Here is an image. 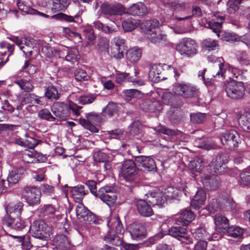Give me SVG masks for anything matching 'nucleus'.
I'll use <instances>...</instances> for the list:
<instances>
[{
    "instance_id": "ea45409f",
    "label": "nucleus",
    "mask_w": 250,
    "mask_h": 250,
    "mask_svg": "<svg viewBox=\"0 0 250 250\" xmlns=\"http://www.w3.org/2000/svg\"><path fill=\"white\" fill-rule=\"evenodd\" d=\"M23 207V204L21 202H18L14 205L9 204L5 207V209L7 214V215H9V213H13L14 215L19 217L21 215Z\"/></svg>"
},
{
    "instance_id": "052dcab7",
    "label": "nucleus",
    "mask_w": 250,
    "mask_h": 250,
    "mask_svg": "<svg viewBox=\"0 0 250 250\" xmlns=\"http://www.w3.org/2000/svg\"><path fill=\"white\" fill-rule=\"evenodd\" d=\"M77 15H76L74 17L62 13H59L58 14L53 15L51 18L61 21H65L67 22H74V17H77Z\"/></svg>"
},
{
    "instance_id": "f8f14e48",
    "label": "nucleus",
    "mask_w": 250,
    "mask_h": 250,
    "mask_svg": "<svg viewBox=\"0 0 250 250\" xmlns=\"http://www.w3.org/2000/svg\"><path fill=\"white\" fill-rule=\"evenodd\" d=\"M225 91L229 97L236 100L243 97L245 88L243 83L232 81L227 83Z\"/></svg>"
},
{
    "instance_id": "774afa93",
    "label": "nucleus",
    "mask_w": 250,
    "mask_h": 250,
    "mask_svg": "<svg viewBox=\"0 0 250 250\" xmlns=\"http://www.w3.org/2000/svg\"><path fill=\"white\" fill-rule=\"evenodd\" d=\"M123 133L121 129H115L106 131V135L109 139H118Z\"/></svg>"
},
{
    "instance_id": "f03ea898",
    "label": "nucleus",
    "mask_w": 250,
    "mask_h": 250,
    "mask_svg": "<svg viewBox=\"0 0 250 250\" xmlns=\"http://www.w3.org/2000/svg\"><path fill=\"white\" fill-rule=\"evenodd\" d=\"M165 9H169L172 11L171 14L166 16L165 21L171 22L172 21L188 20L189 16H186L188 5L181 0H166L164 1Z\"/></svg>"
},
{
    "instance_id": "e2e57ef3",
    "label": "nucleus",
    "mask_w": 250,
    "mask_h": 250,
    "mask_svg": "<svg viewBox=\"0 0 250 250\" xmlns=\"http://www.w3.org/2000/svg\"><path fill=\"white\" fill-rule=\"evenodd\" d=\"M206 116L205 114L200 112L192 113L190 115L191 121L196 124H199L204 121L206 119Z\"/></svg>"
},
{
    "instance_id": "7ed1b4c3",
    "label": "nucleus",
    "mask_w": 250,
    "mask_h": 250,
    "mask_svg": "<svg viewBox=\"0 0 250 250\" xmlns=\"http://www.w3.org/2000/svg\"><path fill=\"white\" fill-rule=\"evenodd\" d=\"M107 226L110 230L105 236L104 240L116 246H120L122 243V235L124 229L119 217L108 221Z\"/></svg>"
},
{
    "instance_id": "680f3d73",
    "label": "nucleus",
    "mask_w": 250,
    "mask_h": 250,
    "mask_svg": "<svg viewBox=\"0 0 250 250\" xmlns=\"http://www.w3.org/2000/svg\"><path fill=\"white\" fill-rule=\"evenodd\" d=\"M123 93L126 100H129L132 98H138L140 95V91L135 89H125Z\"/></svg>"
},
{
    "instance_id": "0eeeda50",
    "label": "nucleus",
    "mask_w": 250,
    "mask_h": 250,
    "mask_svg": "<svg viewBox=\"0 0 250 250\" xmlns=\"http://www.w3.org/2000/svg\"><path fill=\"white\" fill-rule=\"evenodd\" d=\"M198 45L194 40L189 38H184L176 44V50L182 56L190 58L197 53Z\"/></svg>"
},
{
    "instance_id": "f3484780",
    "label": "nucleus",
    "mask_w": 250,
    "mask_h": 250,
    "mask_svg": "<svg viewBox=\"0 0 250 250\" xmlns=\"http://www.w3.org/2000/svg\"><path fill=\"white\" fill-rule=\"evenodd\" d=\"M140 106L144 111L154 113L156 115H158L163 109L162 103L153 97H149L142 101Z\"/></svg>"
},
{
    "instance_id": "3c124183",
    "label": "nucleus",
    "mask_w": 250,
    "mask_h": 250,
    "mask_svg": "<svg viewBox=\"0 0 250 250\" xmlns=\"http://www.w3.org/2000/svg\"><path fill=\"white\" fill-rule=\"evenodd\" d=\"M118 109L117 104L113 102H109L103 110V114L104 117H111L117 114Z\"/></svg>"
},
{
    "instance_id": "de8ad7c7",
    "label": "nucleus",
    "mask_w": 250,
    "mask_h": 250,
    "mask_svg": "<svg viewBox=\"0 0 250 250\" xmlns=\"http://www.w3.org/2000/svg\"><path fill=\"white\" fill-rule=\"evenodd\" d=\"M44 95L49 100H57L59 99L60 93L55 86L51 85L45 88Z\"/></svg>"
},
{
    "instance_id": "473e14b6",
    "label": "nucleus",
    "mask_w": 250,
    "mask_h": 250,
    "mask_svg": "<svg viewBox=\"0 0 250 250\" xmlns=\"http://www.w3.org/2000/svg\"><path fill=\"white\" fill-rule=\"evenodd\" d=\"M53 243L58 250H67L70 248V243L65 234L57 235Z\"/></svg>"
},
{
    "instance_id": "09e8293b",
    "label": "nucleus",
    "mask_w": 250,
    "mask_h": 250,
    "mask_svg": "<svg viewBox=\"0 0 250 250\" xmlns=\"http://www.w3.org/2000/svg\"><path fill=\"white\" fill-rule=\"evenodd\" d=\"M14 83L18 85L21 90L25 92H30L34 88V86L29 78L17 79L14 81Z\"/></svg>"
},
{
    "instance_id": "864d4df0",
    "label": "nucleus",
    "mask_w": 250,
    "mask_h": 250,
    "mask_svg": "<svg viewBox=\"0 0 250 250\" xmlns=\"http://www.w3.org/2000/svg\"><path fill=\"white\" fill-rule=\"evenodd\" d=\"M222 211H234L236 208V203L230 197L224 199L222 202Z\"/></svg>"
},
{
    "instance_id": "bf43d9fd",
    "label": "nucleus",
    "mask_w": 250,
    "mask_h": 250,
    "mask_svg": "<svg viewBox=\"0 0 250 250\" xmlns=\"http://www.w3.org/2000/svg\"><path fill=\"white\" fill-rule=\"evenodd\" d=\"M38 115L40 119L50 122L54 121L55 120V117L52 116L50 111L46 108L40 110L38 112Z\"/></svg>"
},
{
    "instance_id": "79ce46f5",
    "label": "nucleus",
    "mask_w": 250,
    "mask_h": 250,
    "mask_svg": "<svg viewBox=\"0 0 250 250\" xmlns=\"http://www.w3.org/2000/svg\"><path fill=\"white\" fill-rule=\"evenodd\" d=\"M193 236L199 241H206L208 237V233L207 232L204 226L200 225L195 229H191Z\"/></svg>"
},
{
    "instance_id": "412c9836",
    "label": "nucleus",
    "mask_w": 250,
    "mask_h": 250,
    "mask_svg": "<svg viewBox=\"0 0 250 250\" xmlns=\"http://www.w3.org/2000/svg\"><path fill=\"white\" fill-rule=\"evenodd\" d=\"M96 197L99 198L104 203L110 206L115 202L117 196L112 191V188L111 187L104 186L99 188V193Z\"/></svg>"
},
{
    "instance_id": "37998d69",
    "label": "nucleus",
    "mask_w": 250,
    "mask_h": 250,
    "mask_svg": "<svg viewBox=\"0 0 250 250\" xmlns=\"http://www.w3.org/2000/svg\"><path fill=\"white\" fill-rule=\"evenodd\" d=\"M227 162V160L224 156L218 154L211 162V166L213 167L214 171L216 173H221L223 172V170H222V167Z\"/></svg>"
},
{
    "instance_id": "c756f323",
    "label": "nucleus",
    "mask_w": 250,
    "mask_h": 250,
    "mask_svg": "<svg viewBox=\"0 0 250 250\" xmlns=\"http://www.w3.org/2000/svg\"><path fill=\"white\" fill-rule=\"evenodd\" d=\"M206 199V193L202 189H199L196 194L191 200V207L195 209L198 210L204 205Z\"/></svg>"
},
{
    "instance_id": "2eb2a0df",
    "label": "nucleus",
    "mask_w": 250,
    "mask_h": 250,
    "mask_svg": "<svg viewBox=\"0 0 250 250\" xmlns=\"http://www.w3.org/2000/svg\"><path fill=\"white\" fill-rule=\"evenodd\" d=\"M22 194L23 197L30 206H35L40 204L41 192L39 189L34 187H26Z\"/></svg>"
},
{
    "instance_id": "338daca9",
    "label": "nucleus",
    "mask_w": 250,
    "mask_h": 250,
    "mask_svg": "<svg viewBox=\"0 0 250 250\" xmlns=\"http://www.w3.org/2000/svg\"><path fill=\"white\" fill-rule=\"evenodd\" d=\"M86 117L90 122L95 123H100L102 121L101 115L94 112H90L86 114Z\"/></svg>"
},
{
    "instance_id": "aec40b11",
    "label": "nucleus",
    "mask_w": 250,
    "mask_h": 250,
    "mask_svg": "<svg viewBox=\"0 0 250 250\" xmlns=\"http://www.w3.org/2000/svg\"><path fill=\"white\" fill-rule=\"evenodd\" d=\"M51 110L55 119L60 120H65L69 116L68 105L64 102L55 103L52 106Z\"/></svg>"
},
{
    "instance_id": "6ab92c4d",
    "label": "nucleus",
    "mask_w": 250,
    "mask_h": 250,
    "mask_svg": "<svg viewBox=\"0 0 250 250\" xmlns=\"http://www.w3.org/2000/svg\"><path fill=\"white\" fill-rule=\"evenodd\" d=\"M111 43L112 56L117 59L123 58L124 50L125 49V40L120 37H116L113 39Z\"/></svg>"
},
{
    "instance_id": "0e129e2a",
    "label": "nucleus",
    "mask_w": 250,
    "mask_h": 250,
    "mask_svg": "<svg viewBox=\"0 0 250 250\" xmlns=\"http://www.w3.org/2000/svg\"><path fill=\"white\" fill-rule=\"evenodd\" d=\"M40 190L45 195L50 196L54 195L55 192L54 188L48 184L42 185Z\"/></svg>"
},
{
    "instance_id": "423d86ee",
    "label": "nucleus",
    "mask_w": 250,
    "mask_h": 250,
    "mask_svg": "<svg viewBox=\"0 0 250 250\" xmlns=\"http://www.w3.org/2000/svg\"><path fill=\"white\" fill-rule=\"evenodd\" d=\"M30 233L35 238L42 240L43 243L39 247H43L46 245L45 241L50 237L51 228L43 221H35L31 224L29 229Z\"/></svg>"
},
{
    "instance_id": "4d7b16f0",
    "label": "nucleus",
    "mask_w": 250,
    "mask_h": 250,
    "mask_svg": "<svg viewBox=\"0 0 250 250\" xmlns=\"http://www.w3.org/2000/svg\"><path fill=\"white\" fill-rule=\"evenodd\" d=\"M41 213L44 216L51 217L57 211L56 208L52 205H45L40 209Z\"/></svg>"
},
{
    "instance_id": "49530a36",
    "label": "nucleus",
    "mask_w": 250,
    "mask_h": 250,
    "mask_svg": "<svg viewBox=\"0 0 250 250\" xmlns=\"http://www.w3.org/2000/svg\"><path fill=\"white\" fill-rule=\"evenodd\" d=\"M237 61L242 66L250 65V56L244 51H238L235 53Z\"/></svg>"
},
{
    "instance_id": "9d476101",
    "label": "nucleus",
    "mask_w": 250,
    "mask_h": 250,
    "mask_svg": "<svg viewBox=\"0 0 250 250\" xmlns=\"http://www.w3.org/2000/svg\"><path fill=\"white\" fill-rule=\"evenodd\" d=\"M220 139L222 144L230 149L237 147L241 142L239 134L234 130L222 132L220 135Z\"/></svg>"
},
{
    "instance_id": "393cba45",
    "label": "nucleus",
    "mask_w": 250,
    "mask_h": 250,
    "mask_svg": "<svg viewBox=\"0 0 250 250\" xmlns=\"http://www.w3.org/2000/svg\"><path fill=\"white\" fill-rule=\"evenodd\" d=\"M194 213L188 209H185L178 214L175 218V221L177 224H181L186 226L194 219Z\"/></svg>"
},
{
    "instance_id": "5fc2aeb1",
    "label": "nucleus",
    "mask_w": 250,
    "mask_h": 250,
    "mask_svg": "<svg viewBox=\"0 0 250 250\" xmlns=\"http://www.w3.org/2000/svg\"><path fill=\"white\" fill-rule=\"evenodd\" d=\"M138 26L136 20L133 19H128L122 22V27L125 32H130L135 29Z\"/></svg>"
},
{
    "instance_id": "1a4fd4ad",
    "label": "nucleus",
    "mask_w": 250,
    "mask_h": 250,
    "mask_svg": "<svg viewBox=\"0 0 250 250\" xmlns=\"http://www.w3.org/2000/svg\"><path fill=\"white\" fill-rule=\"evenodd\" d=\"M75 210L77 216L82 221L95 225H99L103 222L100 217L92 213L82 203H79L76 206Z\"/></svg>"
},
{
    "instance_id": "a18cd8bd",
    "label": "nucleus",
    "mask_w": 250,
    "mask_h": 250,
    "mask_svg": "<svg viewBox=\"0 0 250 250\" xmlns=\"http://www.w3.org/2000/svg\"><path fill=\"white\" fill-rule=\"evenodd\" d=\"M202 161L200 159H197L191 161L188 164V169L192 173L193 177H196L200 174V171L202 170Z\"/></svg>"
},
{
    "instance_id": "e433bc0d",
    "label": "nucleus",
    "mask_w": 250,
    "mask_h": 250,
    "mask_svg": "<svg viewBox=\"0 0 250 250\" xmlns=\"http://www.w3.org/2000/svg\"><path fill=\"white\" fill-rule=\"evenodd\" d=\"M147 38L153 43H163L167 40V36L163 34L160 29L154 30L153 32L149 31V33L147 35Z\"/></svg>"
},
{
    "instance_id": "6e6552de",
    "label": "nucleus",
    "mask_w": 250,
    "mask_h": 250,
    "mask_svg": "<svg viewBox=\"0 0 250 250\" xmlns=\"http://www.w3.org/2000/svg\"><path fill=\"white\" fill-rule=\"evenodd\" d=\"M225 20L224 16H220L217 18L216 21L213 20L209 24L210 29L213 32L217 34L218 38L226 42L237 41L239 40V37L234 33L220 32L222 28V23Z\"/></svg>"
},
{
    "instance_id": "4c0bfd02",
    "label": "nucleus",
    "mask_w": 250,
    "mask_h": 250,
    "mask_svg": "<svg viewBox=\"0 0 250 250\" xmlns=\"http://www.w3.org/2000/svg\"><path fill=\"white\" fill-rule=\"evenodd\" d=\"M216 228L223 232L229 226V220L220 214H216L214 218Z\"/></svg>"
},
{
    "instance_id": "6e6d98bb",
    "label": "nucleus",
    "mask_w": 250,
    "mask_h": 250,
    "mask_svg": "<svg viewBox=\"0 0 250 250\" xmlns=\"http://www.w3.org/2000/svg\"><path fill=\"white\" fill-rule=\"evenodd\" d=\"M218 43L217 41L212 39H207L204 40L202 42V46L208 51H212L215 49L217 47Z\"/></svg>"
},
{
    "instance_id": "4468645a",
    "label": "nucleus",
    "mask_w": 250,
    "mask_h": 250,
    "mask_svg": "<svg viewBox=\"0 0 250 250\" xmlns=\"http://www.w3.org/2000/svg\"><path fill=\"white\" fill-rule=\"evenodd\" d=\"M101 13L106 18L121 16L125 13V9L121 3H103L101 6Z\"/></svg>"
},
{
    "instance_id": "9b49d317",
    "label": "nucleus",
    "mask_w": 250,
    "mask_h": 250,
    "mask_svg": "<svg viewBox=\"0 0 250 250\" xmlns=\"http://www.w3.org/2000/svg\"><path fill=\"white\" fill-rule=\"evenodd\" d=\"M168 234L181 241L182 243L189 244L192 243L191 238L188 233L185 226L177 224L168 229Z\"/></svg>"
},
{
    "instance_id": "c03bdc74",
    "label": "nucleus",
    "mask_w": 250,
    "mask_h": 250,
    "mask_svg": "<svg viewBox=\"0 0 250 250\" xmlns=\"http://www.w3.org/2000/svg\"><path fill=\"white\" fill-rule=\"evenodd\" d=\"M223 233L227 236L240 239L242 237L243 230L239 227L232 226L231 227L229 226Z\"/></svg>"
},
{
    "instance_id": "a878e982",
    "label": "nucleus",
    "mask_w": 250,
    "mask_h": 250,
    "mask_svg": "<svg viewBox=\"0 0 250 250\" xmlns=\"http://www.w3.org/2000/svg\"><path fill=\"white\" fill-rule=\"evenodd\" d=\"M219 70L215 73L213 74V77H218V78H222L224 79V74L226 70V68L228 67L229 71H230L234 78H238L240 75V71L236 68L228 64H224L220 62L218 63Z\"/></svg>"
},
{
    "instance_id": "ddd939ff",
    "label": "nucleus",
    "mask_w": 250,
    "mask_h": 250,
    "mask_svg": "<svg viewBox=\"0 0 250 250\" xmlns=\"http://www.w3.org/2000/svg\"><path fill=\"white\" fill-rule=\"evenodd\" d=\"M8 38L19 47L26 58H28L32 55L33 43L29 37L19 38L17 36H11Z\"/></svg>"
},
{
    "instance_id": "f257e3e1",
    "label": "nucleus",
    "mask_w": 250,
    "mask_h": 250,
    "mask_svg": "<svg viewBox=\"0 0 250 250\" xmlns=\"http://www.w3.org/2000/svg\"><path fill=\"white\" fill-rule=\"evenodd\" d=\"M146 195V200L140 199L136 202L138 211L143 216L149 217L153 214L151 206L162 207L167 204L166 196L162 192H150Z\"/></svg>"
},
{
    "instance_id": "72a5a7b5",
    "label": "nucleus",
    "mask_w": 250,
    "mask_h": 250,
    "mask_svg": "<svg viewBox=\"0 0 250 250\" xmlns=\"http://www.w3.org/2000/svg\"><path fill=\"white\" fill-rule=\"evenodd\" d=\"M202 181L204 187L208 190H215L219 186V181L214 176L206 175L202 177Z\"/></svg>"
},
{
    "instance_id": "13d9d810",
    "label": "nucleus",
    "mask_w": 250,
    "mask_h": 250,
    "mask_svg": "<svg viewBox=\"0 0 250 250\" xmlns=\"http://www.w3.org/2000/svg\"><path fill=\"white\" fill-rule=\"evenodd\" d=\"M240 180H238L242 186H248L250 185V172L248 170L242 171L240 174Z\"/></svg>"
},
{
    "instance_id": "58836bf2",
    "label": "nucleus",
    "mask_w": 250,
    "mask_h": 250,
    "mask_svg": "<svg viewBox=\"0 0 250 250\" xmlns=\"http://www.w3.org/2000/svg\"><path fill=\"white\" fill-rule=\"evenodd\" d=\"M52 2L51 10L53 12L65 10L70 3V0H50Z\"/></svg>"
},
{
    "instance_id": "c85d7f7f",
    "label": "nucleus",
    "mask_w": 250,
    "mask_h": 250,
    "mask_svg": "<svg viewBox=\"0 0 250 250\" xmlns=\"http://www.w3.org/2000/svg\"><path fill=\"white\" fill-rule=\"evenodd\" d=\"M110 20L113 21V24L110 25L104 24L100 21H96L93 22V26L96 29L104 33L107 34H112L117 31L118 25L112 20L111 19Z\"/></svg>"
},
{
    "instance_id": "f704fd0d",
    "label": "nucleus",
    "mask_w": 250,
    "mask_h": 250,
    "mask_svg": "<svg viewBox=\"0 0 250 250\" xmlns=\"http://www.w3.org/2000/svg\"><path fill=\"white\" fill-rule=\"evenodd\" d=\"M160 23L158 20L151 19L146 20L143 22L141 25V29L146 35L149 33V31L153 32L154 30H159Z\"/></svg>"
},
{
    "instance_id": "b1692460",
    "label": "nucleus",
    "mask_w": 250,
    "mask_h": 250,
    "mask_svg": "<svg viewBox=\"0 0 250 250\" xmlns=\"http://www.w3.org/2000/svg\"><path fill=\"white\" fill-rule=\"evenodd\" d=\"M2 223L4 225L16 230H22L26 226L24 221L21 220L20 218L14 219L9 215H6L4 217Z\"/></svg>"
},
{
    "instance_id": "5701e85b",
    "label": "nucleus",
    "mask_w": 250,
    "mask_h": 250,
    "mask_svg": "<svg viewBox=\"0 0 250 250\" xmlns=\"http://www.w3.org/2000/svg\"><path fill=\"white\" fill-rule=\"evenodd\" d=\"M222 205L216 199H209L206 207L202 208L200 211L201 215L214 214L216 212L222 210Z\"/></svg>"
},
{
    "instance_id": "4be33fe9",
    "label": "nucleus",
    "mask_w": 250,
    "mask_h": 250,
    "mask_svg": "<svg viewBox=\"0 0 250 250\" xmlns=\"http://www.w3.org/2000/svg\"><path fill=\"white\" fill-rule=\"evenodd\" d=\"M116 82L119 84L128 82L132 83L134 85H142L144 84V82L141 79H137L136 77L130 76L129 73L126 72H122L117 71L115 74Z\"/></svg>"
},
{
    "instance_id": "69168bd1",
    "label": "nucleus",
    "mask_w": 250,
    "mask_h": 250,
    "mask_svg": "<svg viewBox=\"0 0 250 250\" xmlns=\"http://www.w3.org/2000/svg\"><path fill=\"white\" fill-rule=\"evenodd\" d=\"M75 78L77 81H85L88 80L90 77L85 70L79 69L75 73Z\"/></svg>"
},
{
    "instance_id": "bb28decb",
    "label": "nucleus",
    "mask_w": 250,
    "mask_h": 250,
    "mask_svg": "<svg viewBox=\"0 0 250 250\" xmlns=\"http://www.w3.org/2000/svg\"><path fill=\"white\" fill-rule=\"evenodd\" d=\"M70 190L72 197L76 202L79 203H82L83 197L88 193V190L85 189L84 186L82 185L71 187Z\"/></svg>"
},
{
    "instance_id": "7c9ffc66",
    "label": "nucleus",
    "mask_w": 250,
    "mask_h": 250,
    "mask_svg": "<svg viewBox=\"0 0 250 250\" xmlns=\"http://www.w3.org/2000/svg\"><path fill=\"white\" fill-rule=\"evenodd\" d=\"M127 12L133 16H143L147 13V8L144 3L139 2L132 4Z\"/></svg>"
},
{
    "instance_id": "39448f33",
    "label": "nucleus",
    "mask_w": 250,
    "mask_h": 250,
    "mask_svg": "<svg viewBox=\"0 0 250 250\" xmlns=\"http://www.w3.org/2000/svg\"><path fill=\"white\" fill-rule=\"evenodd\" d=\"M139 169L136 164L132 160H126L123 162L119 172V175L126 182L134 186L138 181Z\"/></svg>"
},
{
    "instance_id": "8fccbe9b",
    "label": "nucleus",
    "mask_w": 250,
    "mask_h": 250,
    "mask_svg": "<svg viewBox=\"0 0 250 250\" xmlns=\"http://www.w3.org/2000/svg\"><path fill=\"white\" fill-rule=\"evenodd\" d=\"M238 123L243 130L250 131V112L241 115L238 119Z\"/></svg>"
},
{
    "instance_id": "a19ab883",
    "label": "nucleus",
    "mask_w": 250,
    "mask_h": 250,
    "mask_svg": "<svg viewBox=\"0 0 250 250\" xmlns=\"http://www.w3.org/2000/svg\"><path fill=\"white\" fill-rule=\"evenodd\" d=\"M132 229L130 233L132 239L139 240L143 239L145 236L146 230L144 227L137 225H132Z\"/></svg>"
},
{
    "instance_id": "2f4dec72",
    "label": "nucleus",
    "mask_w": 250,
    "mask_h": 250,
    "mask_svg": "<svg viewBox=\"0 0 250 250\" xmlns=\"http://www.w3.org/2000/svg\"><path fill=\"white\" fill-rule=\"evenodd\" d=\"M41 98L34 93H26L21 97L19 100L22 104H28L29 106H34L36 104H42Z\"/></svg>"
},
{
    "instance_id": "dca6fc26",
    "label": "nucleus",
    "mask_w": 250,
    "mask_h": 250,
    "mask_svg": "<svg viewBox=\"0 0 250 250\" xmlns=\"http://www.w3.org/2000/svg\"><path fill=\"white\" fill-rule=\"evenodd\" d=\"M197 89L188 83H176L173 88V92L185 98H190L196 94Z\"/></svg>"
},
{
    "instance_id": "cd10ccee",
    "label": "nucleus",
    "mask_w": 250,
    "mask_h": 250,
    "mask_svg": "<svg viewBox=\"0 0 250 250\" xmlns=\"http://www.w3.org/2000/svg\"><path fill=\"white\" fill-rule=\"evenodd\" d=\"M24 173L25 169L23 167H20L13 168L9 172L7 178V181L9 186L17 183L23 178Z\"/></svg>"
},
{
    "instance_id": "a211bd4d",
    "label": "nucleus",
    "mask_w": 250,
    "mask_h": 250,
    "mask_svg": "<svg viewBox=\"0 0 250 250\" xmlns=\"http://www.w3.org/2000/svg\"><path fill=\"white\" fill-rule=\"evenodd\" d=\"M135 161L138 166L144 171L155 172L157 170L154 160L149 156H137L135 157Z\"/></svg>"
},
{
    "instance_id": "603ef678",
    "label": "nucleus",
    "mask_w": 250,
    "mask_h": 250,
    "mask_svg": "<svg viewBox=\"0 0 250 250\" xmlns=\"http://www.w3.org/2000/svg\"><path fill=\"white\" fill-rule=\"evenodd\" d=\"M17 4L19 9L23 13V14L34 15V12H36V9L28 5L27 2L23 0H18Z\"/></svg>"
},
{
    "instance_id": "20e7f679",
    "label": "nucleus",
    "mask_w": 250,
    "mask_h": 250,
    "mask_svg": "<svg viewBox=\"0 0 250 250\" xmlns=\"http://www.w3.org/2000/svg\"><path fill=\"white\" fill-rule=\"evenodd\" d=\"M42 52L48 58H51L53 56H58L59 58L65 59V60L72 63L77 61L79 52L75 48L63 47L60 50L53 49L51 47L44 46L42 48Z\"/></svg>"
},
{
    "instance_id": "c9c22d12",
    "label": "nucleus",
    "mask_w": 250,
    "mask_h": 250,
    "mask_svg": "<svg viewBox=\"0 0 250 250\" xmlns=\"http://www.w3.org/2000/svg\"><path fill=\"white\" fill-rule=\"evenodd\" d=\"M142 49L138 47H134L127 50L126 57L127 61L131 63H136L142 56Z\"/></svg>"
}]
</instances>
